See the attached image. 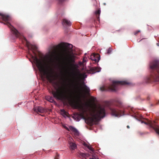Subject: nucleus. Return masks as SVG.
<instances>
[{
  "mask_svg": "<svg viewBox=\"0 0 159 159\" xmlns=\"http://www.w3.org/2000/svg\"><path fill=\"white\" fill-rule=\"evenodd\" d=\"M78 63L79 65L80 66L84 64L81 61H79Z\"/></svg>",
  "mask_w": 159,
  "mask_h": 159,
  "instance_id": "nucleus-24",
  "label": "nucleus"
},
{
  "mask_svg": "<svg viewBox=\"0 0 159 159\" xmlns=\"http://www.w3.org/2000/svg\"><path fill=\"white\" fill-rule=\"evenodd\" d=\"M61 113L64 117L67 116V113L64 109L61 110Z\"/></svg>",
  "mask_w": 159,
  "mask_h": 159,
  "instance_id": "nucleus-19",
  "label": "nucleus"
},
{
  "mask_svg": "<svg viewBox=\"0 0 159 159\" xmlns=\"http://www.w3.org/2000/svg\"><path fill=\"white\" fill-rule=\"evenodd\" d=\"M70 148L71 150H74L76 148V145L74 143L69 142Z\"/></svg>",
  "mask_w": 159,
  "mask_h": 159,
  "instance_id": "nucleus-16",
  "label": "nucleus"
},
{
  "mask_svg": "<svg viewBox=\"0 0 159 159\" xmlns=\"http://www.w3.org/2000/svg\"><path fill=\"white\" fill-rule=\"evenodd\" d=\"M111 52V49L110 48L108 49L107 50V51L108 54L110 53Z\"/></svg>",
  "mask_w": 159,
  "mask_h": 159,
  "instance_id": "nucleus-22",
  "label": "nucleus"
},
{
  "mask_svg": "<svg viewBox=\"0 0 159 159\" xmlns=\"http://www.w3.org/2000/svg\"><path fill=\"white\" fill-rule=\"evenodd\" d=\"M111 115L116 117H120L124 115L122 111L116 108H113L111 110Z\"/></svg>",
  "mask_w": 159,
  "mask_h": 159,
  "instance_id": "nucleus-8",
  "label": "nucleus"
},
{
  "mask_svg": "<svg viewBox=\"0 0 159 159\" xmlns=\"http://www.w3.org/2000/svg\"><path fill=\"white\" fill-rule=\"evenodd\" d=\"M69 46L70 48H72V45L71 44H69Z\"/></svg>",
  "mask_w": 159,
  "mask_h": 159,
  "instance_id": "nucleus-28",
  "label": "nucleus"
},
{
  "mask_svg": "<svg viewBox=\"0 0 159 159\" xmlns=\"http://www.w3.org/2000/svg\"><path fill=\"white\" fill-rule=\"evenodd\" d=\"M95 69H96V67H95Z\"/></svg>",
  "mask_w": 159,
  "mask_h": 159,
  "instance_id": "nucleus-35",
  "label": "nucleus"
},
{
  "mask_svg": "<svg viewBox=\"0 0 159 159\" xmlns=\"http://www.w3.org/2000/svg\"><path fill=\"white\" fill-rule=\"evenodd\" d=\"M83 63H84V62H86V60L85 59V58H84L83 59V61H82Z\"/></svg>",
  "mask_w": 159,
  "mask_h": 159,
  "instance_id": "nucleus-26",
  "label": "nucleus"
},
{
  "mask_svg": "<svg viewBox=\"0 0 159 159\" xmlns=\"http://www.w3.org/2000/svg\"><path fill=\"white\" fill-rule=\"evenodd\" d=\"M139 121H141L142 124L144 123L145 125H148L151 127L153 128L155 130L156 132L159 134V126H154L153 125V123L150 120L148 121V122H145L143 121H140L139 120Z\"/></svg>",
  "mask_w": 159,
  "mask_h": 159,
  "instance_id": "nucleus-9",
  "label": "nucleus"
},
{
  "mask_svg": "<svg viewBox=\"0 0 159 159\" xmlns=\"http://www.w3.org/2000/svg\"><path fill=\"white\" fill-rule=\"evenodd\" d=\"M83 144L84 146L87 148L88 149L91 151L92 152H94V150L93 149L90 145H89L85 143H84Z\"/></svg>",
  "mask_w": 159,
  "mask_h": 159,
  "instance_id": "nucleus-17",
  "label": "nucleus"
},
{
  "mask_svg": "<svg viewBox=\"0 0 159 159\" xmlns=\"http://www.w3.org/2000/svg\"><path fill=\"white\" fill-rule=\"evenodd\" d=\"M90 100L92 102H94L96 100V98L93 97H91L90 98Z\"/></svg>",
  "mask_w": 159,
  "mask_h": 159,
  "instance_id": "nucleus-21",
  "label": "nucleus"
},
{
  "mask_svg": "<svg viewBox=\"0 0 159 159\" xmlns=\"http://www.w3.org/2000/svg\"><path fill=\"white\" fill-rule=\"evenodd\" d=\"M62 24L64 26H70L71 24L70 21L66 19L63 20Z\"/></svg>",
  "mask_w": 159,
  "mask_h": 159,
  "instance_id": "nucleus-12",
  "label": "nucleus"
},
{
  "mask_svg": "<svg viewBox=\"0 0 159 159\" xmlns=\"http://www.w3.org/2000/svg\"><path fill=\"white\" fill-rule=\"evenodd\" d=\"M75 67L73 68L71 70L73 72H74L75 71Z\"/></svg>",
  "mask_w": 159,
  "mask_h": 159,
  "instance_id": "nucleus-25",
  "label": "nucleus"
},
{
  "mask_svg": "<svg viewBox=\"0 0 159 159\" xmlns=\"http://www.w3.org/2000/svg\"><path fill=\"white\" fill-rule=\"evenodd\" d=\"M150 68L153 69H157V74L156 75L154 78L156 81H159V60H155L150 63Z\"/></svg>",
  "mask_w": 159,
  "mask_h": 159,
  "instance_id": "nucleus-6",
  "label": "nucleus"
},
{
  "mask_svg": "<svg viewBox=\"0 0 159 159\" xmlns=\"http://www.w3.org/2000/svg\"><path fill=\"white\" fill-rule=\"evenodd\" d=\"M34 62L40 72L45 76L47 79L52 83L53 80L54 75L52 69L48 66V62L46 61L39 60L35 56H32Z\"/></svg>",
  "mask_w": 159,
  "mask_h": 159,
  "instance_id": "nucleus-2",
  "label": "nucleus"
},
{
  "mask_svg": "<svg viewBox=\"0 0 159 159\" xmlns=\"http://www.w3.org/2000/svg\"><path fill=\"white\" fill-rule=\"evenodd\" d=\"M83 144L84 146L87 148L88 149L91 151L92 152H94V150L93 149L90 145H89L85 143H84Z\"/></svg>",
  "mask_w": 159,
  "mask_h": 159,
  "instance_id": "nucleus-18",
  "label": "nucleus"
},
{
  "mask_svg": "<svg viewBox=\"0 0 159 159\" xmlns=\"http://www.w3.org/2000/svg\"><path fill=\"white\" fill-rule=\"evenodd\" d=\"M101 71V68H99L98 70H96V72H99Z\"/></svg>",
  "mask_w": 159,
  "mask_h": 159,
  "instance_id": "nucleus-27",
  "label": "nucleus"
},
{
  "mask_svg": "<svg viewBox=\"0 0 159 159\" xmlns=\"http://www.w3.org/2000/svg\"><path fill=\"white\" fill-rule=\"evenodd\" d=\"M129 83L126 81H117L113 80L112 84L108 86L107 88L104 86L100 88V90L102 91H109L112 92L116 91L121 85L128 84Z\"/></svg>",
  "mask_w": 159,
  "mask_h": 159,
  "instance_id": "nucleus-4",
  "label": "nucleus"
},
{
  "mask_svg": "<svg viewBox=\"0 0 159 159\" xmlns=\"http://www.w3.org/2000/svg\"><path fill=\"white\" fill-rule=\"evenodd\" d=\"M65 52L67 56L69 63L70 65L72 66H78L77 64H71V63H74L75 62V56L74 54L72 52L71 50H66Z\"/></svg>",
  "mask_w": 159,
  "mask_h": 159,
  "instance_id": "nucleus-7",
  "label": "nucleus"
},
{
  "mask_svg": "<svg viewBox=\"0 0 159 159\" xmlns=\"http://www.w3.org/2000/svg\"><path fill=\"white\" fill-rule=\"evenodd\" d=\"M157 46H159V43H157Z\"/></svg>",
  "mask_w": 159,
  "mask_h": 159,
  "instance_id": "nucleus-34",
  "label": "nucleus"
},
{
  "mask_svg": "<svg viewBox=\"0 0 159 159\" xmlns=\"http://www.w3.org/2000/svg\"><path fill=\"white\" fill-rule=\"evenodd\" d=\"M0 15L2 16V20L5 21H9L10 19V16L8 15L0 14Z\"/></svg>",
  "mask_w": 159,
  "mask_h": 159,
  "instance_id": "nucleus-14",
  "label": "nucleus"
},
{
  "mask_svg": "<svg viewBox=\"0 0 159 159\" xmlns=\"http://www.w3.org/2000/svg\"><path fill=\"white\" fill-rule=\"evenodd\" d=\"M55 159H58V157H56L55 158Z\"/></svg>",
  "mask_w": 159,
  "mask_h": 159,
  "instance_id": "nucleus-33",
  "label": "nucleus"
},
{
  "mask_svg": "<svg viewBox=\"0 0 159 159\" xmlns=\"http://www.w3.org/2000/svg\"><path fill=\"white\" fill-rule=\"evenodd\" d=\"M34 110L35 111L40 113H43L46 111L44 108L41 107H34Z\"/></svg>",
  "mask_w": 159,
  "mask_h": 159,
  "instance_id": "nucleus-11",
  "label": "nucleus"
},
{
  "mask_svg": "<svg viewBox=\"0 0 159 159\" xmlns=\"http://www.w3.org/2000/svg\"><path fill=\"white\" fill-rule=\"evenodd\" d=\"M89 159H98V158H90Z\"/></svg>",
  "mask_w": 159,
  "mask_h": 159,
  "instance_id": "nucleus-30",
  "label": "nucleus"
},
{
  "mask_svg": "<svg viewBox=\"0 0 159 159\" xmlns=\"http://www.w3.org/2000/svg\"><path fill=\"white\" fill-rule=\"evenodd\" d=\"M52 93L54 97L60 100H67L71 102L72 106L80 111V114H74L72 117L77 121L83 119L91 124L105 117V111L104 107L100 105L94 107H90L88 102L80 103L75 101L76 95L74 92L69 90L62 85L56 90L53 91Z\"/></svg>",
  "mask_w": 159,
  "mask_h": 159,
  "instance_id": "nucleus-1",
  "label": "nucleus"
},
{
  "mask_svg": "<svg viewBox=\"0 0 159 159\" xmlns=\"http://www.w3.org/2000/svg\"><path fill=\"white\" fill-rule=\"evenodd\" d=\"M7 25L10 28L11 31L17 37H19L20 39H23L26 42V45L29 49L32 50H35L37 49V47L35 45L31 44L29 42L27 41L26 38L22 35L12 26L9 23H7Z\"/></svg>",
  "mask_w": 159,
  "mask_h": 159,
  "instance_id": "nucleus-3",
  "label": "nucleus"
},
{
  "mask_svg": "<svg viewBox=\"0 0 159 159\" xmlns=\"http://www.w3.org/2000/svg\"><path fill=\"white\" fill-rule=\"evenodd\" d=\"M90 155V154L88 153H84L81 152L80 153V157L83 158H84L85 159H88Z\"/></svg>",
  "mask_w": 159,
  "mask_h": 159,
  "instance_id": "nucleus-15",
  "label": "nucleus"
},
{
  "mask_svg": "<svg viewBox=\"0 0 159 159\" xmlns=\"http://www.w3.org/2000/svg\"><path fill=\"white\" fill-rule=\"evenodd\" d=\"M90 59L93 61H94L95 62H98L100 59V56L98 54H92L90 56Z\"/></svg>",
  "mask_w": 159,
  "mask_h": 159,
  "instance_id": "nucleus-10",
  "label": "nucleus"
},
{
  "mask_svg": "<svg viewBox=\"0 0 159 159\" xmlns=\"http://www.w3.org/2000/svg\"><path fill=\"white\" fill-rule=\"evenodd\" d=\"M101 12V11L100 10H98L95 11L96 14H100Z\"/></svg>",
  "mask_w": 159,
  "mask_h": 159,
  "instance_id": "nucleus-23",
  "label": "nucleus"
},
{
  "mask_svg": "<svg viewBox=\"0 0 159 159\" xmlns=\"http://www.w3.org/2000/svg\"><path fill=\"white\" fill-rule=\"evenodd\" d=\"M58 0L60 2H62V1H65V0Z\"/></svg>",
  "mask_w": 159,
  "mask_h": 159,
  "instance_id": "nucleus-31",
  "label": "nucleus"
},
{
  "mask_svg": "<svg viewBox=\"0 0 159 159\" xmlns=\"http://www.w3.org/2000/svg\"><path fill=\"white\" fill-rule=\"evenodd\" d=\"M89 91V88L86 85L81 84L78 88L77 94L79 96H84L88 93Z\"/></svg>",
  "mask_w": 159,
  "mask_h": 159,
  "instance_id": "nucleus-5",
  "label": "nucleus"
},
{
  "mask_svg": "<svg viewBox=\"0 0 159 159\" xmlns=\"http://www.w3.org/2000/svg\"><path fill=\"white\" fill-rule=\"evenodd\" d=\"M140 31V30L137 31V32H136L134 33V34H136L137 33H138V32H139Z\"/></svg>",
  "mask_w": 159,
  "mask_h": 159,
  "instance_id": "nucleus-29",
  "label": "nucleus"
},
{
  "mask_svg": "<svg viewBox=\"0 0 159 159\" xmlns=\"http://www.w3.org/2000/svg\"><path fill=\"white\" fill-rule=\"evenodd\" d=\"M46 98L47 100L51 102H53L54 100L53 98L52 97L49 96H47L46 97Z\"/></svg>",
  "mask_w": 159,
  "mask_h": 159,
  "instance_id": "nucleus-20",
  "label": "nucleus"
},
{
  "mask_svg": "<svg viewBox=\"0 0 159 159\" xmlns=\"http://www.w3.org/2000/svg\"><path fill=\"white\" fill-rule=\"evenodd\" d=\"M127 128H129V125H127Z\"/></svg>",
  "mask_w": 159,
  "mask_h": 159,
  "instance_id": "nucleus-32",
  "label": "nucleus"
},
{
  "mask_svg": "<svg viewBox=\"0 0 159 159\" xmlns=\"http://www.w3.org/2000/svg\"><path fill=\"white\" fill-rule=\"evenodd\" d=\"M65 128L67 130H69L75 132L77 134H78L79 132L78 130L73 127L70 126L69 127V128H68L66 126H64Z\"/></svg>",
  "mask_w": 159,
  "mask_h": 159,
  "instance_id": "nucleus-13",
  "label": "nucleus"
}]
</instances>
